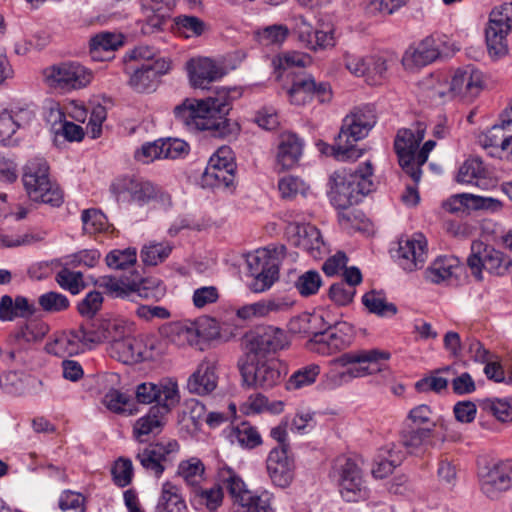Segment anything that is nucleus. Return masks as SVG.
Returning <instances> with one entry per match:
<instances>
[{"label":"nucleus","mask_w":512,"mask_h":512,"mask_svg":"<svg viewBox=\"0 0 512 512\" xmlns=\"http://www.w3.org/2000/svg\"><path fill=\"white\" fill-rule=\"evenodd\" d=\"M133 286V297H130L133 301L137 296L144 299H158L163 292L162 287L153 280L137 281L133 279Z\"/></svg>","instance_id":"obj_62"},{"label":"nucleus","mask_w":512,"mask_h":512,"mask_svg":"<svg viewBox=\"0 0 512 512\" xmlns=\"http://www.w3.org/2000/svg\"><path fill=\"white\" fill-rule=\"evenodd\" d=\"M170 62L165 58H158L154 62L143 63L135 68L130 77L129 85L137 92H149L156 88L158 77L167 73Z\"/></svg>","instance_id":"obj_24"},{"label":"nucleus","mask_w":512,"mask_h":512,"mask_svg":"<svg viewBox=\"0 0 512 512\" xmlns=\"http://www.w3.org/2000/svg\"><path fill=\"white\" fill-rule=\"evenodd\" d=\"M109 353L112 357L125 363L132 364L143 360L142 343L132 336L111 337Z\"/></svg>","instance_id":"obj_29"},{"label":"nucleus","mask_w":512,"mask_h":512,"mask_svg":"<svg viewBox=\"0 0 512 512\" xmlns=\"http://www.w3.org/2000/svg\"><path fill=\"white\" fill-rule=\"evenodd\" d=\"M156 512H187V507L180 487L171 481H165L156 506Z\"/></svg>","instance_id":"obj_37"},{"label":"nucleus","mask_w":512,"mask_h":512,"mask_svg":"<svg viewBox=\"0 0 512 512\" xmlns=\"http://www.w3.org/2000/svg\"><path fill=\"white\" fill-rule=\"evenodd\" d=\"M330 477L337 483L340 495L345 501L358 502L368 496L363 471L355 459L344 455L337 457Z\"/></svg>","instance_id":"obj_7"},{"label":"nucleus","mask_w":512,"mask_h":512,"mask_svg":"<svg viewBox=\"0 0 512 512\" xmlns=\"http://www.w3.org/2000/svg\"><path fill=\"white\" fill-rule=\"evenodd\" d=\"M406 426L432 427L434 429L436 424L431 408L425 404L412 408L408 413Z\"/></svg>","instance_id":"obj_56"},{"label":"nucleus","mask_w":512,"mask_h":512,"mask_svg":"<svg viewBox=\"0 0 512 512\" xmlns=\"http://www.w3.org/2000/svg\"><path fill=\"white\" fill-rule=\"evenodd\" d=\"M228 438L232 444L236 443L247 449H253L262 442L257 429L246 422L233 427L228 434Z\"/></svg>","instance_id":"obj_43"},{"label":"nucleus","mask_w":512,"mask_h":512,"mask_svg":"<svg viewBox=\"0 0 512 512\" xmlns=\"http://www.w3.org/2000/svg\"><path fill=\"white\" fill-rule=\"evenodd\" d=\"M186 67L190 84L194 88L207 89L210 83L225 75L224 68L208 57L192 58Z\"/></svg>","instance_id":"obj_22"},{"label":"nucleus","mask_w":512,"mask_h":512,"mask_svg":"<svg viewBox=\"0 0 512 512\" xmlns=\"http://www.w3.org/2000/svg\"><path fill=\"white\" fill-rule=\"evenodd\" d=\"M434 430L432 427L405 426L400 433L401 444L414 452L431 443Z\"/></svg>","instance_id":"obj_41"},{"label":"nucleus","mask_w":512,"mask_h":512,"mask_svg":"<svg viewBox=\"0 0 512 512\" xmlns=\"http://www.w3.org/2000/svg\"><path fill=\"white\" fill-rule=\"evenodd\" d=\"M111 189L119 201H131L138 205H144L157 196V189L152 183L132 177L117 179Z\"/></svg>","instance_id":"obj_20"},{"label":"nucleus","mask_w":512,"mask_h":512,"mask_svg":"<svg viewBox=\"0 0 512 512\" xmlns=\"http://www.w3.org/2000/svg\"><path fill=\"white\" fill-rule=\"evenodd\" d=\"M220 477L236 503L242 505L251 501L252 492L246 488L244 481L231 468H223L220 471Z\"/></svg>","instance_id":"obj_40"},{"label":"nucleus","mask_w":512,"mask_h":512,"mask_svg":"<svg viewBox=\"0 0 512 512\" xmlns=\"http://www.w3.org/2000/svg\"><path fill=\"white\" fill-rule=\"evenodd\" d=\"M136 400L142 404H157L152 408H158L162 412H169L179 401L178 387L176 383L154 384L141 383L136 387Z\"/></svg>","instance_id":"obj_17"},{"label":"nucleus","mask_w":512,"mask_h":512,"mask_svg":"<svg viewBox=\"0 0 512 512\" xmlns=\"http://www.w3.org/2000/svg\"><path fill=\"white\" fill-rule=\"evenodd\" d=\"M172 251V247L167 242H150L141 250V259L144 264L155 266L164 261Z\"/></svg>","instance_id":"obj_51"},{"label":"nucleus","mask_w":512,"mask_h":512,"mask_svg":"<svg viewBox=\"0 0 512 512\" xmlns=\"http://www.w3.org/2000/svg\"><path fill=\"white\" fill-rule=\"evenodd\" d=\"M136 262V250L127 248L113 250L106 256V263L112 269H126Z\"/></svg>","instance_id":"obj_60"},{"label":"nucleus","mask_w":512,"mask_h":512,"mask_svg":"<svg viewBox=\"0 0 512 512\" xmlns=\"http://www.w3.org/2000/svg\"><path fill=\"white\" fill-rule=\"evenodd\" d=\"M345 67L357 77H363L370 74L373 56L362 57L358 55L346 54L344 57Z\"/></svg>","instance_id":"obj_61"},{"label":"nucleus","mask_w":512,"mask_h":512,"mask_svg":"<svg viewBox=\"0 0 512 512\" xmlns=\"http://www.w3.org/2000/svg\"><path fill=\"white\" fill-rule=\"evenodd\" d=\"M118 326L109 321L87 320L77 329L83 342L84 348H91L95 344H99L104 340L112 337V329L117 330Z\"/></svg>","instance_id":"obj_31"},{"label":"nucleus","mask_w":512,"mask_h":512,"mask_svg":"<svg viewBox=\"0 0 512 512\" xmlns=\"http://www.w3.org/2000/svg\"><path fill=\"white\" fill-rule=\"evenodd\" d=\"M459 268V259L455 256H440L436 258L425 271V278L434 284H439L451 278Z\"/></svg>","instance_id":"obj_38"},{"label":"nucleus","mask_w":512,"mask_h":512,"mask_svg":"<svg viewBox=\"0 0 512 512\" xmlns=\"http://www.w3.org/2000/svg\"><path fill=\"white\" fill-rule=\"evenodd\" d=\"M322 285V278L318 271L308 270L301 274L295 282V287L299 294L309 297L318 292Z\"/></svg>","instance_id":"obj_52"},{"label":"nucleus","mask_w":512,"mask_h":512,"mask_svg":"<svg viewBox=\"0 0 512 512\" xmlns=\"http://www.w3.org/2000/svg\"><path fill=\"white\" fill-rule=\"evenodd\" d=\"M390 353L379 349L356 350L342 354L332 361L335 365L349 366L346 371L331 373L335 384H342L352 378L365 377L386 369Z\"/></svg>","instance_id":"obj_4"},{"label":"nucleus","mask_w":512,"mask_h":512,"mask_svg":"<svg viewBox=\"0 0 512 512\" xmlns=\"http://www.w3.org/2000/svg\"><path fill=\"white\" fill-rule=\"evenodd\" d=\"M43 83L52 89L71 91L87 87L92 81V72L74 61H64L45 67Z\"/></svg>","instance_id":"obj_8"},{"label":"nucleus","mask_w":512,"mask_h":512,"mask_svg":"<svg viewBox=\"0 0 512 512\" xmlns=\"http://www.w3.org/2000/svg\"><path fill=\"white\" fill-rule=\"evenodd\" d=\"M284 330L266 326L247 336V359H275L273 356L288 346Z\"/></svg>","instance_id":"obj_11"},{"label":"nucleus","mask_w":512,"mask_h":512,"mask_svg":"<svg viewBox=\"0 0 512 512\" xmlns=\"http://www.w3.org/2000/svg\"><path fill=\"white\" fill-rule=\"evenodd\" d=\"M85 350L78 329H72L57 336L47 345V351L59 357L72 356Z\"/></svg>","instance_id":"obj_33"},{"label":"nucleus","mask_w":512,"mask_h":512,"mask_svg":"<svg viewBox=\"0 0 512 512\" xmlns=\"http://www.w3.org/2000/svg\"><path fill=\"white\" fill-rule=\"evenodd\" d=\"M231 101L230 90L221 88L206 99H186L175 107L174 114L178 121L188 127L208 131L214 138L232 140L238 136L240 126L226 118Z\"/></svg>","instance_id":"obj_1"},{"label":"nucleus","mask_w":512,"mask_h":512,"mask_svg":"<svg viewBox=\"0 0 512 512\" xmlns=\"http://www.w3.org/2000/svg\"><path fill=\"white\" fill-rule=\"evenodd\" d=\"M461 206L474 209H485L496 211L501 207L499 200L491 197L475 196L469 193L457 194L451 198L449 210L454 212L461 209Z\"/></svg>","instance_id":"obj_39"},{"label":"nucleus","mask_w":512,"mask_h":512,"mask_svg":"<svg viewBox=\"0 0 512 512\" xmlns=\"http://www.w3.org/2000/svg\"><path fill=\"white\" fill-rule=\"evenodd\" d=\"M285 253L286 247L278 245L259 249L254 254L248 255L247 266L253 277L249 287L253 292H264L274 284L278 279L279 266Z\"/></svg>","instance_id":"obj_6"},{"label":"nucleus","mask_w":512,"mask_h":512,"mask_svg":"<svg viewBox=\"0 0 512 512\" xmlns=\"http://www.w3.org/2000/svg\"><path fill=\"white\" fill-rule=\"evenodd\" d=\"M303 145V140L295 133H282L277 146L276 168L280 171L294 168L302 156Z\"/></svg>","instance_id":"obj_26"},{"label":"nucleus","mask_w":512,"mask_h":512,"mask_svg":"<svg viewBox=\"0 0 512 512\" xmlns=\"http://www.w3.org/2000/svg\"><path fill=\"white\" fill-rule=\"evenodd\" d=\"M489 24L509 33L512 30V2L495 7L490 13Z\"/></svg>","instance_id":"obj_58"},{"label":"nucleus","mask_w":512,"mask_h":512,"mask_svg":"<svg viewBox=\"0 0 512 512\" xmlns=\"http://www.w3.org/2000/svg\"><path fill=\"white\" fill-rule=\"evenodd\" d=\"M292 302L286 297H271L244 305L236 310V316L244 321L267 317L272 313L287 311Z\"/></svg>","instance_id":"obj_27"},{"label":"nucleus","mask_w":512,"mask_h":512,"mask_svg":"<svg viewBox=\"0 0 512 512\" xmlns=\"http://www.w3.org/2000/svg\"><path fill=\"white\" fill-rule=\"evenodd\" d=\"M122 45L120 36L103 32L91 38L90 56L94 61H106L112 58V54Z\"/></svg>","instance_id":"obj_35"},{"label":"nucleus","mask_w":512,"mask_h":512,"mask_svg":"<svg viewBox=\"0 0 512 512\" xmlns=\"http://www.w3.org/2000/svg\"><path fill=\"white\" fill-rule=\"evenodd\" d=\"M425 132L426 125L418 122L413 128L399 130L394 141L399 164L415 183L420 181L422 175L421 169L416 167L415 162L419 144L424 139Z\"/></svg>","instance_id":"obj_9"},{"label":"nucleus","mask_w":512,"mask_h":512,"mask_svg":"<svg viewBox=\"0 0 512 512\" xmlns=\"http://www.w3.org/2000/svg\"><path fill=\"white\" fill-rule=\"evenodd\" d=\"M440 55L436 40L426 37L417 46L409 47L403 55L402 64L407 70L424 67Z\"/></svg>","instance_id":"obj_28"},{"label":"nucleus","mask_w":512,"mask_h":512,"mask_svg":"<svg viewBox=\"0 0 512 512\" xmlns=\"http://www.w3.org/2000/svg\"><path fill=\"white\" fill-rule=\"evenodd\" d=\"M236 164L230 147H220L209 159L203 173L207 184L217 188H228L234 183Z\"/></svg>","instance_id":"obj_14"},{"label":"nucleus","mask_w":512,"mask_h":512,"mask_svg":"<svg viewBox=\"0 0 512 512\" xmlns=\"http://www.w3.org/2000/svg\"><path fill=\"white\" fill-rule=\"evenodd\" d=\"M56 282L72 294H78L84 287L83 275L81 272L70 271L67 268L61 269L56 274Z\"/></svg>","instance_id":"obj_53"},{"label":"nucleus","mask_w":512,"mask_h":512,"mask_svg":"<svg viewBox=\"0 0 512 512\" xmlns=\"http://www.w3.org/2000/svg\"><path fill=\"white\" fill-rule=\"evenodd\" d=\"M278 189L285 199H292L298 194L305 195L308 186L298 177L285 176L278 182Z\"/></svg>","instance_id":"obj_57"},{"label":"nucleus","mask_w":512,"mask_h":512,"mask_svg":"<svg viewBox=\"0 0 512 512\" xmlns=\"http://www.w3.org/2000/svg\"><path fill=\"white\" fill-rule=\"evenodd\" d=\"M373 167L370 161L364 163L353 172H335L330 177L329 198L331 203L340 210H346L357 204L362 197L373 190Z\"/></svg>","instance_id":"obj_3"},{"label":"nucleus","mask_w":512,"mask_h":512,"mask_svg":"<svg viewBox=\"0 0 512 512\" xmlns=\"http://www.w3.org/2000/svg\"><path fill=\"white\" fill-rule=\"evenodd\" d=\"M510 260L503 252L496 250L490 245H486L481 241H474L471 245V254L467 258V266L471 275L477 280H483V269L491 274L504 275Z\"/></svg>","instance_id":"obj_10"},{"label":"nucleus","mask_w":512,"mask_h":512,"mask_svg":"<svg viewBox=\"0 0 512 512\" xmlns=\"http://www.w3.org/2000/svg\"><path fill=\"white\" fill-rule=\"evenodd\" d=\"M169 412H162L158 408H150L149 412L136 420L133 425L134 438L142 443L147 441L149 435L159 434L165 424V417Z\"/></svg>","instance_id":"obj_32"},{"label":"nucleus","mask_w":512,"mask_h":512,"mask_svg":"<svg viewBox=\"0 0 512 512\" xmlns=\"http://www.w3.org/2000/svg\"><path fill=\"white\" fill-rule=\"evenodd\" d=\"M448 87L450 96L472 99L482 90V74L472 66L458 69L448 82Z\"/></svg>","instance_id":"obj_25"},{"label":"nucleus","mask_w":512,"mask_h":512,"mask_svg":"<svg viewBox=\"0 0 512 512\" xmlns=\"http://www.w3.org/2000/svg\"><path fill=\"white\" fill-rule=\"evenodd\" d=\"M244 383L248 386L270 389L281 382L282 372L277 359H247L240 367Z\"/></svg>","instance_id":"obj_13"},{"label":"nucleus","mask_w":512,"mask_h":512,"mask_svg":"<svg viewBox=\"0 0 512 512\" xmlns=\"http://www.w3.org/2000/svg\"><path fill=\"white\" fill-rule=\"evenodd\" d=\"M320 374V367L310 364L295 371L289 378L286 387L288 390L301 389L313 384Z\"/></svg>","instance_id":"obj_50"},{"label":"nucleus","mask_w":512,"mask_h":512,"mask_svg":"<svg viewBox=\"0 0 512 512\" xmlns=\"http://www.w3.org/2000/svg\"><path fill=\"white\" fill-rule=\"evenodd\" d=\"M22 181L28 197L34 202L60 206L63 195L49 178V167L44 158L29 160L23 168Z\"/></svg>","instance_id":"obj_5"},{"label":"nucleus","mask_w":512,"mask_h":512,"mask_svg":"<svg viewBox=\"0 0 512 512\" xmlns=\"http://www.w3.org/2000/svg\"><path fill=\"white\" fill-rule=\"evenodd\" d=\"M266 468L272 483L280 488L288 487L294 476V461L289 457L287 449L277 447L270 451Z\"/></svg>","instance_id":"obj_23"},{"label":"nucleus","mask_w":512,"mask_h":512,"mask_svg":"<svg viewBox=\"0 0 512 512\" xmlns=\"http://www.w3.org/2000/svg\"><path fill=\"white\" fill-rule=\"evenodd\" d=\"M179 449L180 446L176 440H162L138 449L135 458L147 473L160 478L167 465L175 459Z\"/></svg>","instance_id":"obj_12"},{"label":"nucleus","mask_w":512,"mask_h":512,"mask_svg":"<svg viewBox=\"0 0 512 512\" xmlns=\"http://www.w3.org/2000/svg\"><path fill=\"white\" fill-rule=\"evenodd\" d=\"M103 404L117 414L131 415L133 413L131 398L117 389L111 388L103 398Z\"/></svg>","instance_id":"obj_49"},{"label":"nucleus","mask_w":512,"mask_h":512,"mask_svg":"<svg viewBox=\"0 0 512 512\" xmlns=\"http://www.w3.org/2000/svg\"><path fill=\"white\" fill-rule=\"evenodd\" d=\"M286 235L294 246L314 259H321L328 252L320 231L313 225L291 221L286 226Z\"/></svg>","instance_id":"obj_15"},{"label":"nucleus","mask_w":512,"mask_h":512,"mask_svg":"<svg viewBox=\"0 0 512 512\" xmlns=\"http://www.w3.org/2000/svg\"><path fill=\"white\" fill-rule=\"evenodd\" d=\"M214 362L205 360L198 365L197 370L189 377L187 388L191 393L207 395L217 386V376Z\"/></svg>","instance_id":"obj_30"},{"label":"nucleus","mask_w":512,"mask_h":512,"mask_svg":"<svg viewBox=\"0 0 512 512\" xmlns=\"http://www.w3.org/2000/svg\"><path fill=\"white\" fill-rule=\"evenodd\" d=\"M351 327L347 323L329 324L324 331L316 332L311 339L313 349L322 355H330L347 348L351 344Z\"/></svg>","instance_id":"obj_19"},{"label":"nucleus","mask_w":512,"mask_h":512,"mask_svg":"<svg viewBox=\"0 0 512 512\" xmlns=\"http://www.w3.org/2000/svg\"><path fill=\"white\" fill-rule=\"evenodd\" d=\"M457 181L477 187L485 183V168L479 158L467 159L459 168Z\"/></svg>","instance_id":"obj_42"},{"label":"nucleus","mask_w":512,"mask_h":512,"mask_svg":"<svg viewBox=\"0 0 512 512\" xmlns=\"http://www.w3.org/2000/svg\"><path fill=\"white\" fill-rule=\"evenodd\" d=\"M481 491L489 498H496L512 487V461H499L479 471Z\"/></svg>","instance_id":"obj_16"},{"label":"nucleus","mask_w":512,"mask_h":512,"mask_svg":"<svg viewBox=\"0 0 512 512\" xmlns=\"http://www.w3.org/2000/svg\"><path fill=\"white\" fill-rule=\"evenodd\" d=\"M423 94L432 101H442L450 96L448 81L440 75H430L420 82Z\"/></svg>","instance_id":"obj_47"},{"label":"nucleus","mask_w":512,"mask_h":512,"mask_svg":"<svg viewBox=\"0 0 512 512\" xmlns=\"http://www.w3.org/2000/svg\"><path fill=\"white\" fill-rule=\"evenodd\" d=\"M512 132V120L501 116V123L495 124L477 136V141L484 149L503 152V141L507 133Z\"/></svg>","instance_id":"obj_36"},{"label":"nucleus","mask_w":512,"mask_h":512,"mask_svg":"<svg viewBox=\"0 0 512 512\" xmlns=\"http://www.w3.org/2000/svg\"><path fill=\"white\" fill-rule=\"evenodd\" d=\"M35 380L23 372L9 371L0 376V386L8 394L21 395Z\"/></svg>","instance_id":"obj_46"},{"label":"nucleus","mask_w":512,"mask_h":512,"mask_svg":"<svg viewBox=\"0 0 512 512\" xmlns=\"http://www.w3.org/2000/svg\"><path fill=\"white\" fill-rule=\"evenodd\" d=\"M290 102L294 105H305L316 98L320 103L331 100L332 93L328 83H316L310 75L297 76L288 90Z\"/></svg>","instance_id":"obj_18"},{"label":"nucleus","mask_w":512,"mask_h":512,"mask_svg":"<svg viewBox=\"0 0 512 512\" xmlns=\"http://www.w3.org/2000/svg\"><path fill=\"white\" fill-rule=\"evenodd\" d=\"M205 470L206 467L200 458L190 457L179 462L176 474L192 492L198 490L205 481Z\"/></svg>","instance_id":"obj_34"},{"label":"nucleus","mask_w":512,"mask_h":512,"mask_svg":"<svg viewBox=\"0 0 512 512\" xmlns=\"http://www.w3.org/2000/svg\"><path fill=\"white\" fill-rule=\"evenodd\" d=\"M96 284L113 298L130 299V297H133V280L112 276H102L96 281Z\"/></svg>","instance_id":"obj_44"},{"label":"nucleus","mask_w":512,"mask_h":512,"mask_svg":"<svg viewBox=\"0 0 512 512\" xmlns=\"http://www.w3.org/2000/svg\"><path fill=\"white\" fill-rule=\"evenodd\" d=\"M376 123L372 107L365 105L355 107L343 119V123L332 147L333 155L338 161H354L363 155L354 142L365 138Z\"/></svg>","instance_id":"obj_2"},{"label":"nucleus","mask_w":512,"mask_h":512,"mask_svg":"<svg viewBox=\"0 0 512 512\" xmlns=\"http://www.w3.org/2000/svg\"><path fill=\"white\" fill-rule=\"evenodd\" d=\"M290 21L292 23V32L308 48L315 31L312 24L303 15H294Z\"/></svg>","instance_id":"obj_63"},{"label":"nucleus","mask_w":512,"mask_h":512,"mask_svg":"<svg viewBox=\"0 0 512 512\" xmlns=\"http://www.w3.org/2000/svg\"><path fill=\"white\" fill-rule=\"evenodd\" d=\"M38 302L44 311L50 313L64 311L69 307L68 298L63 294L54 291L42 294L39 297Z\"/></svg>","instance_id":"obj_59"},{"label":"nucleus","mask_w":512,"mask_h":512,"mask_svg":"<svg viewBox=\"0 0 512 512\" xmlns=\"http://www.w3.org/2000/svg\"><path fill=\"white\" fill-rule=\"evenodd\" d=\"M362 303L370 313L380 317H392L397 313L395 304L388 302L382 292H367L362 297Z\"/></svg>","instance_id":"obj_45"},{"label":"nucleus","mask_w":512,"mask_h":512,"mask_svg":"<svg viewBox=\"0 0 512 512\" xmlns=\"http://www.w3.org/2000/svg\"><path fill=\"white\" fill-rule=\"evenodd\" d=\"M191 494L198 498L201 504H204L210 512H214L222 504L223 492L222 488L218 485L210 489H203L201 485L198 490H193Z\"/></svg>","instance_id":"obj_54"},{"label":"nucleus","mask_w":512,"mask_h":512,"mask_svg":"<svg viewBox=\"0 0 512 512\" xmlns=\"http://www.w3.org/2000/svg\"><path fill=\"white\" fill-rule=\"evenodd\" d=\"M427 254L426 238L418 233L399 241L396 258L405 271L411 272L423 267Z\"/></svg>","instance_id":"obj_21"},{"label":"nucleus","mask_w":512,"mask_h":512,"mask_svg":"<svg viewBox=\"0 0 512 512\" xmlns=\"http://www.w3.org/2000/svg\"><path fill=\"white\" fill-rule=\"evenodd\" d=\"M356 290L351 285L338 282L331 285L329 289L330 299L339 306H345L352 302Z\"/></svg>","instance_id":"obj_64"},{"label":"nucleus","mask_w":512,"mask_h":512,"mask_svg":"<svg viewBox=\"0 0 512 512\" xmlns=\"http://www.w3.org/2000/svg\"><path fill=\"white\" fill-rule=\"evenodd\" d=\"M83 230L87 234L104 231L107 227L106 216L97 209H86L82 212Z\"/></svg>","instance_id":"obj_55"},{"label":"nucleus","mask_w":512,"mask_h":512,"mask_svg":"<svg viewBox=\"0 0 512 512\" xmlns=\"http://www.w3.org/2000/svg\"><path fill=\"white\" fill-rule=\"evenodd\" d=\"M508 32L501 28L489 24L486 29V43L489 55L491 57H502L508 52V43L506 36Z\"/></svg>","instance_id":"obj_48"}]
</instances>
